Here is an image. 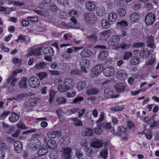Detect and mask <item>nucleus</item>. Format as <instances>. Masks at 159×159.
Returning <instances> with one entry per match:
<instances>
[{"mask_svg": "<svg viewBox=\"0 0 159 159\" xmlns=\"http://www.w3.org/2000/svg\"><path fill=\"white\" fill-rule=\"evenodd\" d=\"M74 85V82L73 80L70 78L64 80V84H59L57 88L59 91L61 93H64L70 90Z\"/></svg>", "mask_w": 159, "mask_h": 159, "instance_id": "f257e3e1", "label": "nucleus"}, {"mask_svg": "<svg viewBox=\"0 0 159 159\" xmlns=\"http://www.w3.org/2000/svg\"><path fill=\"white\" fill-rule=\"evenodd\" d=\"M41 135L40 134H34L30 141L29 145L30 148L33 150H36L39 148L41 146V142L39 140Z\"/></svg>", "mask_w": 159, "mask_h": 159, "instance_id": "f03ea898", "label": "nucleus"}, {"mask_svg": "<svg viewBox=\"0 0 159 159\" xmlns=\"http://www.w3.org/2000/svg\"><path fill=\"white\" fill-rule=\"evenodd\" d=\"M30 86L31 88H36L40 85V81L38 78L35 76L30 77L28 80Z\"/></svg>", "mask_w": 159, "mask_h": 159, "instance_id": "7ed1b4c3", "label": "nucleus"}, {"mask_svg": "<svg viewBox=\"0 0 159 159\" xmlns=\"http://www.w3.org/2000/svg\"><path fill=\"white\" fill-rule=\"evenodd\" d=\"M63 151L62 153V157L64 159H70L71 156L70 153L71 152V149L68 147H64L61 148Z\"/></svg>", "mask_w": 159, "mask_h": 159, "instance_id": "20e7f679", "label": "nucleus"}, {"mask_svg": "<svg viewBox=\"0 0 159 159\" xmlns=\"http://www.w3.org/2000/svg\"><path fill=\"white\" fill-rule=\"evenodd\" d=\"M156 17L155 15L152 13L148 14L145 18V22L147 25L149 26L152 25L155 21Z\"/></svg>", "mask_w": 159, "mask_h": 159, "instance_id": "39448f33", "label": "nucleus"}, {"mask_svg": "<svg viewBox=\"0 0 159 159\" xmlns=\"http://www.w3.org/2000/svg\"><path fill=\"white\" fill-rule=\"evenodd\" d=\"M104 97L106 99L110 98H117L119 96V95H114L113 91L110 88H107L105 89L104 92Z\"/></svg>", "mask_w": 159, "mask_h": 159, "instance_id": "423d86ee", "label": "nucleus"}, {"mask_svg": "<svg viewBox=\"0 0 159 159\" xmlns=\"http://www.w3.org/2000/svg\"><path fill=\"white\" fill-rule=\"evenodd\" d=\"M115 69L112 66H109L105 68L103 70L104 75L107 77H109L113 75L115 72Z\"/></svg>", "mask_w": 159, "mask_h": 159, "instance_id": "0eeeda50", "label": "nucleus"}, {"mask_svg": "<svg viewBox=\"0 0 159 159\" xmlns=\"http://www.w3.org/2000/svg\"><path fill=\"white\" fill-rule=\"evenodd\" d=\"M120 38L117 35H115L112 37L108 41L110 46H113L117 45L119 42Z\"/></svg>", "mask_w": 159, "mask_h": 159, "instance_id": "6e6552de", "label": "nucleus"}, {"mask_svg": "<svg viewBox=\"0 0 159 159\" xmlns=\"http://www.w3.org/2000/svg\"><path fill=\"white\" fill-rule=\"evenodd\" d=\"M103 68L102 66L99 64L95 66L93 70V73L96 76L100 74L102 72Z\"/></svg>", "mask_w": 159, "mask_h": 159, "instance_id": "1a4fd4ad", "label": "nucleus"}, {"mask_svg": "<svg viewBox=\"0 0 159 159\" xmlns=\"http://www.w3.org/2000/svg\"><path fill=\"white\" fill-rule=\"evenodd\" d=\"M78 13L77 11L74 10H71L69 12V15L72 17L70 18V20L74 25H76L77 23V21L75 17L77 16Z\"/></svg>", "mask_w": 159, "mask_h": 159, "instance_id": "9d476101", "label": "nucleus"}, {"mask_svg": "<svg viewBox=\"0 0 159 159\" xmlns=\"http://www.w3.org/2000/svg\"><path fill=\"white\" fill-rule=\"evenodd\" d=\"M27 80L26 77H21L18 83L19 87L21 89H26L27 87Z\"/></svg>", "mask_w": 159, "mask_h": 159, "instance_id": "9b49d317", "label": "nucleus"}, {"mask_svg": "<svg viewBox=\"0 0 159 159\" xmlns=\"http://www.w3.org/2000/svg\"><path fill=\"white\" fill-rule=\"evenodd\" d=\"M20 117V113L17 114L14 112H12L9 118V120L11 122L14 123L19 120Z\"/></svg>", "mask_w": 159, "mask_h": 159, "instance_id": "f8f14e48", "label": "nucleus"}, {"mask_svg": "<svg viewBox=\"0 0 159 159\" xmlns=\"http://www.w3.org/2000/svg\"><path fill=\"white\" fill-rule=\"evenodd\" d=\"M97 14L99 16H102L106 14L105 8L103 6H100L96 9Z\"/></svg>", "mask_w": 159, "mask_h": 159, "instance_id": "ddd939ff", "label": "nucleus"}, {"mask_svg": "<svg viewBox=\"0 0 159 159\" xmlns=\"http://www.w3.org/2000/svg\"><path fill=\"white\" fill-rule=\"evenodd\" d=\"M14 149L18 153L21 152L22 150V146L21 143L18 141H16L14 144Z\"/></svg>", "mask_w": 159, "mask_h": 159, "instance_id": "4468645a", "label": "nucleus"}, {"mask_svg": "<svg viewBox=\"0 0 159 159\" xmlns=\"http://www.w3.org/2000/svg\"><path fill=\"white\" fill-rule=\"evenodd\" d=\"M43 52L47 56H52L54 54V50L51 47H48L44 48Z\"/></svg>", "mask_w": 159, "mask_h": 159, "instance_id": "2eb2a0df", "label": "nucleus"}, {"mask_svg": "<svg viewBox=\"0 0 159 159\" xmlns=\"http://www.w3.org/2000/svg\"><path fill=\"white\" fill-rule=\"evenodd\" d=\"M39 99L37 98H31L28 100L27 105L29 107L34 106L38 103Z\"/></svg>", "mask_w": 159, "mask_h": 159, "instance_id": "dca6fc26", "label": "nucleus"}, {"mask_svg": "<svg viewBox=\"0 0 159 159\" xmlns=\"http://www.w3.org/2000/svg\"><path fill=\"white\" fill-rule=\"evenodd\" d=\"M103 145V141L100 139H97L94 140L91 144V145L93 147L99 148L102 147Z\"/></svg>", "mask_w": 159, "mask_h": 159, "instance_id": "f3484780", "label": "nucleus"}, {"mask_svg": "<svg viewBox=\"0 0 159 159\" xmlns=\"http://www.w3.org/2000/svg\"><path fill=\"white\" fill-rule=\"evenodd\" d=\"M99 91L97 88L93 87H88L87 90V93L89 95H94L97 94Z\"/></svg>", "mask_w": 159, "mask_h": 159, "instance_id": "a211bd4d", "label": "nucleus"}, {"mask_svg": "<svg viewBox=\"0 0 159 159\" xmlns=\"http://www.w3.org/2000/svg\"><path fill=\"white\" fill-rule=\"evenodd\" d=\"M117 75L120 80H124L127 77V74L124 70H119L117 72Z\"/></svg>", "mask_w": 159, "mask_h": 159, "instance_id": "6ab92c4d", "label": "nucleus"}, {"mask_svg": "<svg viewBox=\"0 0 159 159\" xmlns=\"http://www.w3.org/2000/svg\"><path fill=\"white\" fill-rule=\"evenodd\" d=\"M48 147L51 149H56L57 148V146L55 141L52 140H49L47 143Z\"/></svg>", "mask_w": 159, "mask_h": 159, "instance_id": "aec40b11", "label": "nucleus"}, {"mask_svg": "<svg viewBox=\"0 0 159 159\" xmlns=\"http://www.w3.org/2000/svg\"><path fill=\"white\" fill-rule=\"evenodd\" d=\"M82 134L85 136H92L93 134V130L91 128H85L83 129Z\"/></svg>", "mask_w": 159, "mask_h": 159, "instance_id": "412c9836", "label": "nucleus"}, {"mask_svg": "<svg viewBox=\"0 0 159 159\" xmlns=\"http://www.w3.org/2000/svg\"><path fill=\"white\" fill-rule=\"evenodd\" d=\"M115 88L118 92L122 93L125 91V86L124 84H116L115 86Z\"/></svg>", "mask_w": 159, "mask_h": 159, "instance_id": "4be33fe9", "label": "nucleus"}, {"mask_svg": "<svg viewBox=\"0 0 159 159\" xmlns=\"http://www.w3.org/2000/svg\"><path fill=\"white\" fill-rule=\"evenodd\" d=\"M93 54L92 52L89 49L83 50L81 53V56L83 57H88L92 56Z\"/></svg>", "mask_w": 159, "mask_h": 159, "instance_id": "5701e85b", "label": "nucleus"}, {"mask_svg": "<svg viewBox=\"0 0 159 159\" xmlns=\"http://www.w3.org/2000/svg\"><path fill=\"white\" fill-rule=\"evenodd\" d=\"M139 15L138 13H132L130 16V20L132 22L137 21L139 18Z\"/></svg>", "mask_w": 159, "mask_h": 159, "instance_id": "b1692460", "label": "nucleus"}, {"mask_svg": "<svg viewBox=\"0 0 159 159\" xmlns=\"http://www.w3.org/2000/svg\"><path fill=\"white\" fill-rule=\"evenodd\" d=\"M108 52L107 51H102L100 52L98 56L99 60H102L105 59L108 56Z\"/></svg>", "mask_w": 159, "mask_h": 159, "instance_id": "393cba45", "label": "nucleus"}, {"mask_svg": "<svg viewBox=\"0 0 159 159\" xmlns=\"http://www.w3.org/2000/svg\"><path fill=\"white\" fill-rule=\"evenodd\" d=\"M86 7L89 11H93L95 8V5L94 3L91 1H88L86 3Z\"/></svg>", "mask_w": 159, "mask_h": 159, "instance_id": "a878e982", "label": "nucleus"}, {"mask_svg": "<svg viewBox=\"0 0 159 159\" xmlns=\"http://www.w3.org/2000/svg\"><path fill=\"white\" fill-rule=\"evenodd\" d=\"M149 51L147 49H142L140 52V55L141 57L147 58L149 55Z\"/></svg>", "mask_w": 159, "mask_h": 159, "instance_id": "bb28decb", "label": "nucleus"}, {"mask_svg": "<svg viewBox=\"0 0 159 159\" xmlns=\"http://www.w3.org/2000/svg\"><path fill=\"white\" fill-rule=\"evenodd\" d=\"M81 66H84L86 68H88L90 65V62L89 61L85 59H81L80 62Z\"/></svg>", "mask_w": 159, "mask_h": 159, "instance_id": "cd10ccee", "label": "nucleus"}, {"mask_svg": "<svg viewBox=\"0 0 159 159\" xmlns=\"http://www.w3.org/2000/svg\"><path fill=\"white\" fill-rule=\"evenodd\" d=\"M86 85L85 82L81 81L79 82L77 85V88L79 91H81L83 90Z\"/></svg>", "mask_w": 159, "mask_h": 159, "instance_id": "c85d7f7f", "label": "nucleus"}, {"mask_svg": "<svg viewBox=\"0 0 159 159\" xmlns=\"http://www.w3.org/2000/svg\"><path fill=\"white\" fill-rule=\"evenodd\" d=\"M104 127V124L103 123H99L98 125V128L94 129V132L97 135L100 134L102 132V130L101 129L102 127Z\"/></svg>", "mask_w": 159, "mask_h": 159, "instance_id": "c756f323", "label": "nucleus"}, {"mask_svg": "<svg viewBox=\"0 0 159 159\" xmlns=\"http://www.w3.org/2000/svg\"><path fill=\"white\" fill-rule=\"evenodd\" d=\"M147 41L148 47H150L151 48H153L154 43V38L152 36H149L147 38Z\"/></svg>", "mask_w": 159, "mask_h": 159, "instance_id": "7c9ffc66", "label": "nucleus"}, {"mask_svg": "<svg viewBox=\"0 0 159 159\" xmlns=\"http://www.w3.org/2000/svg\"><path fill=\"white\" fill-rule=\"evenodd\" d=\"M117 25L119 28L123 29H125L127 26V23L126 21L122 20L117 23Z\"/></svg>", "mask_w": 159, "mask_h": 159, "instance_id": "2f4dec72", "label": "nucleus"}, {"mask_svg": "<svg viewBox=\"0 0 159 159\" xmlns=\"http://www.w3.org/2000/svg\"><path fill=\"white\" fill-rule=\"evenodd\" d=\"M87 38L92 42H96L97 40V36L95 34H93L87 36Z\"/></svg>", "mask_w": 159, "mask_h": 159, "instance_id": "473e14b6", "label": "nucleus"}, {"mask_svg": "<svg viewBox=\"0 0 159 159\" xmlns=\"http://www.w3.org/2000/svg\"><path fill=\"white\" fill-rule=\"evenodd\" d=\"M59 133L57 131H50L48 133L47 136L49 138L53 139L58 136Z\"/></svg>", "mask_w": 159, "mask_h": 159, "instance_id": "72a5a7b5", "label": "nucleus"}, {"mask_svg": "<svg viewBox=\"0 0 159 159\" xmlns=\"http://www.w3.org/2000/svg\"><path fill=\"white\" fill-rule=\"evenodd\" d=\"M46 64L43 62H38L34 66L36 70H42L44 68Z\"/></svg>", "mask_w": 159, "mask_h": 159, "instance_id": "f704fd0d", "label": "nucleus"}, {"mask_svg": "<svg viewBox=\"0 0 159 159\" xmlns=\"http://www.w3.org/2000/svg\"><path fill=\"white\" fill-rule=\"evenodd\" d=\"M117 18V15L116 13L111 12L108 15L109 20L110 21L114 22L116 20Z\"/></svg>", "mask_w": 159, "mask_h": 159, "instance_id": "c9c22d12", "label": "nucleus"}, {"mask_svg": "<svg viewBox=\"0 0 159 159\" xmlns=\"http://www.w3.org/2000/svg\"><path fill=\"white\" fill-rule=\"evenodd\" d=\"M48 152L47 148L42 147L39 150L38 154L39 156H43L47 154Z\"/></svg>", "mask_w": 159, "mask_h": 159, "instance_id": "e433bc0d", "label": "nucleus"}, {"mask_svg": "<svg viewBox=\"0 0 159 159\" xmlns=\"http://www.w3.org/2000/svg\"><path fill=\"white\" fill-rule=\"evenodd\" d=\"M110 25L109 21L107 20H103L101 21V26L104 28L107 29Z\"/></svg>", "mask_w": 159, "mask_h": 159, "instance_id": "4c0bfd02", "label": "nucleus"}, {"mask_svg": "<svg viewBox=\"0 0 159 159\" xmlns=\"http://www.w3.org/2000/svg\"><path fill=\"white\" fill-rule=\"evenodd\" d=\"M127 129L126 128H125L123 126H120L118 127L117 131L118 132V136H120L122 134H124L126 132Z\"/></svg>", "mask_w": 159, "mask_h": 159, "instance_id": "58836bf2", "label": "nucleus"}, {"mask_svg": "<svg viewBox=\"0 0 159 159\" xmlns=\"http://www.w3.org/2000/svg\"><path fill=\"white\" fill-rule=\"evenodd\" d=\"M71 120L74 121V124L76 126H82V121L79 120L77 118H72L71 119Z\"/></svg>", "mask_w": 159, "mask_h": 159, "instance_id": "ea45409f", "label": "nucleus"}, {"mask_svg": "<svg viewBox=\"0 0 159 159\" xmlns=\"http://www.w3.org/2000/svg\"><path fill=\"white\" fill-rule=\"evenodd\" d=\"M140 61L139 58L136 57H133L130 60V63L133 65L138 64Z\"/></svg>", "mask_w": 159, "mask_h": 159, "instance_id": "a19ab883", "label": "nucleus"}, {"mask_svg": "<svg viewBox=\"0 0 159 159\" xmlns=\"http://www.w3.org/2000/svg\"><path fill=\"white\" fill-rule=\"evenodd\" d=\"M42 48H39L36 49H32L31 52L32 54L34 56H39L41 54V50Z\"/></svg>", "mask_w": 159, "mask_h": 159, "instance_id": "79ce46f5", "label": "nucleus"}, {"mask_svg": "<svg viewBox=\"0 0 159 159\" xmlns=\"http://www.w3.org/2000/svg\"><path fill=\"white\" fill-rule=\"evenodd\" d=\"M107 154L108 150L107 148H105L100 152V155L104 159H106L107 157Z\"/></svg>", "mask_w": 159, "mask_h": 159, "instance_id": "37998d69", "label": "nucleus"}, {"mask_svg": "<svg viewBox=\"0 0 159 159\" xmlns=\"http://www.w3.org/2000/svg\"><path fill=\"white\" fill-rule=\"evenodd\" d=\"M124 108V106L116 105L111 108V110L112 111H118L121 110Z\"/></svg>", "mask_w": 159, "mask_h": 159, "instance_id": "c03bdc74", "label": "nucleus"}, {"mask_svg": "<svg viewBox=\"0 0 159 159\" xmlns=\"http://www.w3.org/2000/svg\"><path fill=\"white\" fill-rule=\"evenodd\" d=\"M56 101L58 104H61L65 103L66 102V100L64 98L61 97H58L56 99Z\"/></svg>", "mask_w": 159, "mask_h": 159, "instance_id": "a18cd8bd", "label": "nucleus"}, {"mask_svg": "<svg viewBox=\"0 0 159 159\" xmlns=\"http://www.w3.org/2000/svg\"><path fill=\"white\" fill-rule=\"evenodd\" d=\"M104 120V113L103 112H101L99 115V118L96 122V124L100 123L102 122Z\"/></svg>", "mask_w": 159, "mask_h": 159, "instance_id": "49530a36", "label": "nucleus"}, {"mask_svg": "<svg viewBox=\"0 0 159 159\" xmlns=\"http://www.w3.org/2000/svg\"><path fill=\"white\" fill-rule=\"evenodd\" d=\"M17 127L19 129H25L27 128L24 123L20 121L16 125Z\"/></svg>", "mask_w": 159, "mask_h": 159, "instance_id": "de8ad7c7", "label": "nucleus"}, {"mask_svg": "<svg viewBox=\"0 0 159 159\" xmlns=\"http://www.w3.org/2000/svg\"><path fill=\"white\" fill-rule=\"evenodd\" d=\"M117 13L120 16H123L126 14V11L124 8H120L118 9Z\"/></svg>", "mask_w": 159, "mask_h": 159, "instance_id": "09e8293b", "label": "nucleus"}, {"mask_svg": "<svg viewBox=\"0 0 159 159\" xmlns=\"http://www.w3.org/2000/svg\"><path fill=\"white\" fill-rule=\"evenodd\" d=\"M49 157L50 159H57L58 158V156L57 153L54 151L50 153Z\"/></svg>", "mask_w": 159, "mask_h": 159, "instance_id": "8fccbe9b", "label": "nucleus"}, {"mask_svg": "<svg viewBox=\"0 0 159 159\" xmlns=\"http://www.w3.org/2000/svg\"><path fill=\"white\" fill-rule=\"evenodd\" d=\"M155 61V54L152 55L151 59L149 60L146 63L147 65H152L153 64Z\"/></svg>", "mask_w": 159, "mask_h": 159, "instance_id": "3c124183", "label": "nucleus"}, {"mask_svg": "<svg viewBox=\"0 0 159 159\" xmlns=\"http://www.w3.org/2000/svg\"><path fill=\"white\" fill-rule=\"evenodd\" d=\"M92 15L91 14H87L85 15L84 19L85 22L87 23H89L92 21L91 16Z\"/></svg>", "mask_w": 159, "mask_h": 159, "instance_id": "603ef678", "label": "nucleus"}, {"mask_svg": "<svg viewBox=\"0 0 159 159\" xmlns=\"http://www.w3.org/2000/svg\"><path fill=\"white\" fill-rule=\"evenodd\" d=\"M37 75L39 77L40 79L41 80L47 76L48 74L45 72H40L37 74Z\"/></svg>", "mask_w": 159, "mask_h": 159, "instance_id": "864d4df0", "label": "nucleus"}, {"mask_svg": "<svg viewBox=\"0 0 159 159\" xmlns=\"http://www.w3.org/2000/svg\"><path fill=\"white\" fill-rule=\"evenodd\" d=\"M132 56V53L130 52H127L125 53L123 56V59L127 60Z\"/></svg>", "mask_w": 159, "mask_h": 159, "instance_id": "5fc2aeb1", "label": "nucleus"}, {"mask_svg": "<svg viewBox=\"0 0 159 159\" xmlns=\"http://www.w3.org/2000/svg\"><path fill=\"white\" fill-rule=\"evenodd\" d=\"M76 93L74 90L72 91L71 92H67L66 95V97L69 98H70L75 96L76 94Z\"/></svg>", "mask_w": 159, "mask_h": 159, "instance_id": "6e6d98bb", "label": "nucleus"}, {"mask_svg": "<svg viewBox=\"0 0 159 159\" xmlns=\"http://www.w3.org/2000/svg\"><path fill=\"white\" fill-rule=\"evenodd\" d=\"M27 95V94H26L24 93H20L17 95L15 97V99L17 100L22 99L23 98L26 97Z\"/></svg>", "mask_w": 159, "mask_h": 159, "instance_id": "4d7b16f0", "label": "nucleus"}, {"mask_svg": "<svg viewBox=\"0 0 159 159\" xmlns=\"http://www.w3.org/2000/svg\"><path fill=\"white\" fill-rule=\"evenodd\" d=\"M55 92L52 90H50L49 91V101L51 103L53 100Z\"/></svg>", "mask_w": 159, "mask_h": 159, "instance_id": "13d9d810", "label": "nucleus"}, {"mask_svg": "<svg viewBox=\"0 0 159 159\" xmlns=\"http://www.w3.org/2000/svg\"><path fill=\"white\" fill-rule=\"evenodd\" d=\"M25 37L24 35H20L19 36L18 38L16 40V41L18 43H22L25 40Z\"/></svg>", "mask_w": 159, "mask_h": 159, "instance_id": "bf43d9fd", "label": "nucleus"}, {"mask_svg": "<svg viewBox=\"0 0 159 159\" xmlns=\"http://www.w3.org/2000/svg\"><path fill=\"white\" fill-rule=\"evenodd\" d=\"M62 57H63V58L66 60H68L71 57L70 55L66 52H63Z\"/></svg>", "mask_w": 159, "mask_h": 159, "instance_id": "052dcab7", "label": "nucleus"}, {"mask_svg": "<svg viewBox=\"0 0 159 159\" xmlns=\"http://www.w3.org/2000/svg\"><path fill=\"white\" fill-rule=\"evenodd\" d=\"M84 155L83 153L80 150H77L75 152V156L78 158L82 157Z\"/></svg>", "mask_w": 159, "mask_h": 159, "instance_id": "680f3d73", "label": "nucleus"}, {"mask_svg": "<svg viewBox=\"0 0 159 159\" xmlns=\"http://www.w3.org/2000/svg\"><path fill=\"white\" fill-rule=\"evenodd\" d=\"M10 113V111H4L2 112L0 117L4 119Z\"/></svg>", "mask_w": 159, "mask_h": 159, "instance_id": "e2e57ef3", "label": "nucleus"}, {"mask_svg": "<svg viewBox=\"0 0 159 159\" xmlns=\"http://www.w3.org/2000/svg\"><path fill=\"white\" fill-rule=\"evenodd\" d=\"M48 72L51 75L56 76L60 74V73L58 71L55 70H49Z\"/></svg>", "mask_w": 159, "mask_h": 159, "instance_id": "0e129e2a", "label": "nucleus"}, {"mask_svg": "<svg viewBox=\"0 0 159 159\" xmlns=\"http://www.w3.org/2000/svg\"><path fill=\"white\" fill-rule=\"evenodd\" d=\"M79 111V109L78 108H76L70 109L68 110L67 112L69 113L70 115H71L73 113H75L76 112Z\"/></svg>", "mask_w": 159, "mask_h": 159, "instance_id": "69168bd1", "label": "nucleus"}, {"mask_svg": "<svg viewBox=\"0 0 159 159\" xmlns=\"http://www.w3.org/2000/svg\"><path fill=\"white\" fill-rule=\"evenodd\" d=\"M59 2L64 7H66L68 4V0H59Z\"/></svg>", "mask_w": 159, "mask_h": 159, "instance_id": "338daca9", "label": "nucleus"}, {"mask_svg": "<svg viewBox=\"0 0 159 159\" xmlns=\"http://www.w3.org/2000/svg\"><path fill=\"white\" fill-rule=\"evenodd\" d=\"M27 19L32 22L36 21L38 20V18L35 16H29L27 17Z\"/></svg>", "mask_w": 159, "mask_h": 159, "instance_id": "774afa93", "label": "nucleus"}]
</instances>
